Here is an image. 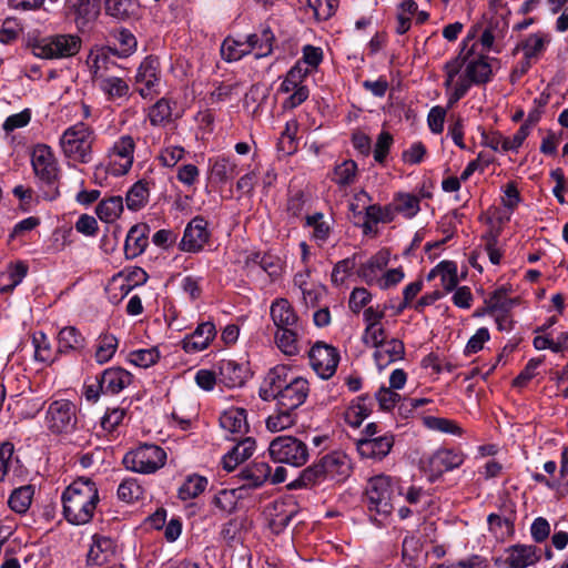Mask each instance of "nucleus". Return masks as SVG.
Returning a JSON list of instances; mask_svg holds the SVG:
<instances>
[{
	"mask_svg": "<svg viewBox=\"0 0 568 568\" xmlns=\"http://www.w3.org/2000/svg\"><path fill=\"white\" fill-rule=\"evenodd\" d=\"M271 458L275 463H284L295 467L303 466L308 459L305 443L293 436H278L268 446Z\"/></svg>",
	"mask_w": 568,
	"mask_h": 568,
	"instance_id": "obj_7",
	"label": "nucleus"
},
{
	"mask_svg": "<svg viewBox=\"0 0 568 568\" xmlns=\"http://www.w3.org/2000/svg\"><path fill=\"white\" fill-rule=\"evenodd\" d=\"M395 213H402L405 217H414L420 210L419 197L410 193H398L390 203Z\"/></svg>",
	"mask_w": 568,
	"mask_h": 568,
	"instance_id": "obj_45",
	"label": "nucleus"
},
{
	"mask_svg": "<svg viewBox=\"0 0 568 568\" xmlns=\"http://www.w3.org/2000/svg\"><path fill=\"white\" fill-rule=\"evenodd\" d=\"M31 165L42 197L47 201L59 197L61 169L53 150L42 143L34 145L31 153Z\"/></svg>",
	"mask_w": 568,
	"mask_h": 568,
	"instance_id": "obj_2",
	"label": "nucleus"
},
{
	"mask_svg": "<svg viewBox=\"0 0 568 568\" xmlns=\"http://www.w3.org/2000/svg\"><path fill=\"white\" fill-rule=\"evenodd\" d=\"M250 526L251 521L247 517H234L223 525L221 536L227 544L240 541L242 539V531L246 530Z\"/></svg>",
	"mask_w": 568,
	"mask_h": 568,
	"instance_id": "obj_48",
	"label": "nucleus"
},
{
	"mask_svg": "<svg viewBox=\"0 0 568 568\" xmlns=\"http://www.w3.org/2000/svg\"><path fill=\"white\" fill-rule=\"evenodd\" d=\"M357 172V164L353 160H345L334 169L333 181L339 186H347L354 183Z\"/></svg>",
	"mask_w": 568,
	"mask_h": 568,
	"instance_id": "obj_54",
	"label": "nucleus"
},
{
	"mask_svg": "<svg viewBox=\"0 0 568 568\" xmlns=\"http://www.w3.org/2000/svg\"><path fill=\"white\" fill-rule=\"evenodd\" d=\"M283 387L284 389L281 390L275 400L277 407H285L286 410L294 412L305 403L310 394V384L303 377L291 378Z\"/></svg>",
	"mask_w": 568,
	"mask_h": 568,
	"instance_id": "obj_14",
	"label": "nucleus"
},
{
	"mask_svg": "<svg viewBox=\"0 0 568 568\" xmlns=\"http://www.w3.org/2000/svg\"><path fill=\"white\" fill-rule=\"evenodd\" d=\"M47 425L55 434L71 432L77 425V406L68 399L52 402L47 410Z\"/></svg>",
	"mask_w": 568,
	"mask_h": 568,
	"instance_id": "obj_9",
	"label": "nucleus"
},
{
	"mask_svg": "<svg viewBox=\"0 0 568 568\" xmlns=\"http://www.w3.org/2000/svg\"><path fill=\"white\" fill-rule=\"evenodd\" d=\"M97 135L91 126L78 122L62 133L59 144L67 159L87 164L92 161V145Z\"/></svg>",
	"mask_w": 568,
	"mask_h": 568,
	"instance_id": "obj_4",
	"label": "nucleus"
},
{
	"mask_svg": "<svg viewBox=\"0 0 568 568\" xmlns=\"http://www.w3.org/2000/svg\"><path fill=\"white\" fill-rule=\"evenodd\" d=\"M317 20H328L338 7V0H307Z\"/></svg>",
	"mask_w": 568,
	"mask_h": 568,
	"instance_id": "obj_60",
	"label": "nucleus"
},
{
	"mask_svg": "<svg viewBox=\"0 0 568 568\" xmlns=\"http://www.w3.org/2000/svg\"><path fill=\"white\" fill-rule=\"evenodd\" d=\"M274 514L270 520V527L275 534L283 531L291 523L292 518L297 514L295 504L284 501H275L273 504Z\"/></svg>",
	"mask_w": 568,
	"mask_h": 568,
	"instance_id": "obj_32",
	"label": "nucleus"
},
{
	"mask_svg": "<svg viewBox=\"0 0 568 568\" xmlns=\"http://www.w3.org/2000/svg\"><path fill=\"white\" fill-rule=\"evenodd\" d=\"M318 462L326 478L339 479L341 477H346L348 475L349 465L346 460V456L342 454H327Z\"/></svg>",
	"mask_w": 568,
	"mask_h": 568,
	"instance_id": "obj_31",
	"label": "nucleus"
},
{
	"mask_svg": "<svg viewBox=\"0 0 568 568\" xmlns=\"http://www.w3.org/2000/svg\"><path fill=\"white\" fill-rule=\"evenodd\" d=\"M210 236L207 222L201 216H195L187 223L179 248L187 253H199L209 242Z\"/></svg>",
	"mask_w": 568,
	"mask_h": 568,
	"instance_id": "obj_12",
	"label": "nucleus"
},
{
	"mask_svg": "<svg viewBox=\"0 0 568 568\" xmlns=\"http://www.w3.org/2000/svg\"><path fill=\"white\" fill-rule=\"evenodd\" d=\"M322 213H315L306 216V225L313 227V237L317 241L325 242L329 236V225L323 220Z\"/></svg>",
	"mask_w": 568,
	"mask_h": 568,
	"instance_id": "obj_63",
	"label": "nucleus"
},
{
	"mask_svg": "<svg viewBox=\"0 0 568 568\" xmlns=\"http://www.w3.org/2000/svg\"><path fill=\"white\" fill-rule=\"evenodd\" d=\"M298 336V326L277 329L275 343L282 353L287 356H295L300 352Z\"/></svg>",
	"mask_w": 568,
	"mask_h": 568,
	"instance_id": "obj_39",
	"label": "nucleus"
},
{
	"mask_svg": "<svg viewBox=\"0 0 568 568\" xmlns=\"http://www.w3.org/2000/svg\"><path fill=\"white\" fill-rule=\"evenodd\" d=\"M85 346V338L74 326L63 327L58 335V352H80Z\"/></svg>",
	"mask_w": 568,
	"mask_h": 568,
	"instance_id": "obj_33",
	"label": "nucleus"
},
{
	"mask_svg": "<svg viewBox=\"0 0 568 568\" xmlns=\"http://www.w3.org/2000/svg\"><path fill=\"white\" fill-rule=\"evenodd\" d=\"M388 258L385 253H378L372 256L366 263L357 270V275L368 285L378 283L379 272L387 265Z\"/></svg>",
	"mask_w": 568,
	"mask_h": 568,
	"instance_id": "obj_36",
	"label": "nucleus"
},
{
	"mask_svg": "<svg viewBox=\"0 0 568 568\" xmlns=\"http://www.w3.org/2000/svg\"><path fill=\"white\" fill-rule=\"evenodd\" d=\"M537 547L532 545H515L508 549L506 559L509 568H526L539 560Z\"/></svg>",
	"mask_w": 568,
	"mask_h": 568,
	"instance_id": "obj_29",
	"label": "nucleus"
},
{
	"mask_svg": "<svg viewBox=\"0 0 568 568\" xmlns=\"http://www.w3.org/2000/svg\"><path fill=\"white\" fill-rule=\"evenodd\" d=\"M327 479L321 467L320 462L306 467L300 476L287 485L288 489H301Z\"/></svg>",
	"mask_w": 568,
	"mask_h": 568,
	"instance_id": "obj_42",
	"label": "nucleus"
},
{
	"mask_svg": "<svg viewBox=\"0 0 568 568\" xmlns=\"http://www.w3.org/2000/svg\"><path fill=\"white\" fill-rule=\"evenodd\" d=\"M514 517L501 518L497 514H490L487 518L489 530L496 535L505 536L514 532Z\"/></svg>",
	"mask_w": 568,
	"mask_h": 568,
	"instance_id": "obj_61",
	"label": "nucleus"
},
{
	"mask_svg": "<svg viewBox=\"0 0 568 568\" xmlns=\"http://www.w3.org/2000/svg\"><path fill=\"white\" fill-rule=\"evenodd\" d=\"M136 0H105L106 14L118 19L126 20L136 10Z\"/></svg>",
	"mask_w": 568,
	"mask_h": 568,
	"instance_id": "obj_51",
	"label": "nucleus"
},
{
	"mask_svg": "<svg viewBox=\"0 0 568 568\" xmlns=\"http://www.w3.org/2000/svg\"><path fill=\"white\" fill-rule=\"evenodd\" d=\"M356 266L355 256L347 257L342 261H338L332 272V282L335 285H341L344 283L345 278L351 274V272Z\"/></svg>",
	"mask_w": 568,
	"mask_h": 568,
	"instance_id": "obj_64",
	"label": "nucleus"
},
{
	"mask_svg": "<svg viewBox=\"0 0 568 568\" xmlns=\"http://www.w3.org/2000/svg\"><path fill=\"white\" fill-rule=\"evenodd\" d=\"M143 489L136 479H124L118 487V497L124 503H133L142 497Z\"/></svg>",
	"mask_w": 568,
	"mask_h": 568,
	"instance_id": "obj_56",
	"label": "nucleus"
},
{
	"mask_svg": "<svg viewBox=\"0 0 568 568\" xmlns=\"http://www.w3.org/2000/svg\"><path fill=\"white\" fill-rule=\"evenodd\" d=\"M135 142L129 135L120 136L108 152V170L113 176L125 175L132 168L134 161Z\"/></svg>",
	"mask_w": 568,
	"mask_h": 568,
	"instance_id": "obj_8",
	"label": "nucleus"
},
{
	"mask_svg": "<svg viewBox=\"0 0 568 568\" xmlns=\"http://www.w3.org/2000/svg\"><path fill=\"white\" fill-rule=\"evenodd\" d=\"M61 500L63 516L69 524H89L100 503L98 486L88 477H79L63 490Z\"/></svg>",
	"mask_w": 568,
	"mask_h": 568,
	"instance_id": "obj_1",
	"label": "nucleus"
},
{
	"mask_svg": "<svg viewBox=\"0 0 568 568\" xmlns=\"http://www.w3.org/2000/svg\"><path fill=\"white\" fill-rule=\"evenodd\" d=\"M442 268L439 277L445 294L454 291L458 285L457 265L453 261H443Z\"/></svg>",
	"mask_w": 568,
	"mask_h": 568,
	"instance_id": "obj_59",
	"label": "nucleus"
},
{
	"mask_svg": "<svg viewBox=\"0 0 568 568\" xmlns=\"http://www.w3.org/2000/svg\"><path fill=\"white\" fill-rule=\"evenodd\" d=\"M119 345L118 338L112 334L101 335L98 339V346L94 358L99 364L109 362L116 352Z\"/></svg>",
	"mask_w": 568,
	"mask_h": 568,
	"instance_id": "obj_52",
	"label": "nucleus"
},
{
	"mask_svg": "<svg viewBox=\"0 0 568 568\" xmlns=\"http://www.w3.org/2000/svg\"><path fill=\"white\" fill-rule=\"evenodd\" d=\"M67 3L77 16V23L85 24L99 13L97 0H67Z\"/></svg>",
	"mask_w": 568,
	"mask_h": 568,
	"instance_id": "obj_44",
	"label": "nucleus"
},
{
	"mask_svg": "<svg viewBox=\"0 0 568 568\" xmlns=\"http://www.w3.org/2000/svg\"><path fill=\"white\" fill-rule=\"evenodd\" d=\"M220 426L232 435L244 436L248 432L247 414L244 408L231 407L220 416Z\"/></svg>",
	"mask_w": 568,
	"mask_h": 568,
	"instance_id": "obj_23",
	"label": "nucleus"
},
{
	"mask_svg": "<svg viewBox=\"0 0 568 568\" xmlns=\"http://www.w3.org/2000/svg\"><path fill=\"white\" fill-rule=\"evenodd\" d=\"M116 545L113 539L104 536H93L92 545L88 551V562L104 565L115 556Z\"/></svg>",
	"mask_w": 568,
	"mask_h": 568,
	"instance_id": "obj_22",
	"label": "nucleus"
},
{
	"mask_svg": "<svg viewBox=\"0 0 568 568\" xmlns=\"http://www.w3.org/2000/svg\"><path fill=\"white\" fill-rule=\"evenodd\" d=\"M150 196L149 182L140 180L135 182L126 193V206L131 211H139L146 205Z\"/></svg>",
	"mask_w": 568,
	"mask_h": 568,
	"instance_id": "obj_40",
	"label": "nucleus"
},
{
	"mask_svg": "<svg viewBox=\"0 0 568 568\" xmlns=\"http://www.w3.org/2000/svg\"><path fill=\"white\" fill-rule=\"evenodd\" d=\"M240 499L237 489H221L213 498L215 507L225 513H232Z\"/></svg>",
	"mask_w": 568,
	"mask_h": 568,
	"instance_id": "obj_58",
	"label": "nucleus"
},
{
	"mask_svg": "<svg viewBox=\"0 0 568 568\" xmlns=\"http://www.w3.org/2000/svg\"><path fill=\"white\" fill-rule=\"evenodd\" d=\"M100 377V387L103 394H119L132 383V374L122 367H110L102 372Z\"/></svg>",
	"mask_w": 568,
	"mask_h": 568,
	"instance_id": "obj_20",
	"label": "nucleus"
},
{
	"mask_svg": "<svg viewBox=\"0 0 568 568\" xmlns=\"http://www.w3.org/2000/svg\"><path fill=\"white\" fill-rule=\"evenodd\" d=\"M518 303L517 298L508 297V290L501 286L494 291L485 300V312L495 314L497 312H510L511 308Z\"/></svg>",
	"mask_w": 568,
	"mask_h": 568,
	"instance_id": "obj_38",
	"label": "nucleus"
},
{
	"mask_svg": "<svg viewBox=\"0 0 568 568\" xmlns=\"http://www.w3.org/2000/svg\"><path fill=\"white\" fill-rule=\"evenodd\" d=\"M424 463V469L429 474V480L435 481L444 473L458 468L464 463V455L453 449H438Z\"/></svg>",
	"mask_w": 568,
	"mask_h": 568,
	"instance_id": "obj_11",
	"label": "nucleus"
},
{
	"mask_svg": "<svg viewBox=\"0 0 568 568\" xmlns=\"http://www.w3.org/2000/svg\"><path fill=\"white\" fill-rule=\"evenodd\" d=\"M405 354L404 343L397 338H392L376 347L374 359L379 369L389 364L403 359Z\"/></svg>",
	"mask_w": 568,
	"mask_h": 568,
	"instance_id": "obj_26",
	"label": "nucleus"
},
{
	"mask_svg": "<svg viewBox=\"0 0 568 568\" xmlns=\"http://www.w3.org/2000/svg\"><path fill=\"white\" fill-rule=\"evenodd\" d=\"M148 234L146 224H135L129 230L124 244L126 258H135L145 251L149 244Z\"/></svg>",
	"mask_w": 568,
	"mask_h": 568,
	"instance_id": "obj_25",
	"label": "nucleus"
},
{
	"mask_svg": "<svg viewBox=\"0 0 568 568\" xmlns=\"http://www.w3.org/2000/svg\"><path fill=\"white\" fill-rule=\"evenodd\" d=\"M123 211V200L121 196H110L102 200L95 207L98 217L105 223L114 222Z\"/></svg>",
	"mask_w": 568,
	"mask_h": 568,
	"instance_id": "obj_43",
	"label": "nucleus"
},
{
	"mask_svg": "<svg viewBox=\"0 0 568 568\" xmlns=\"http://www.w3.org/2000/svg\"><path fill=\"white\" fill-rule=\"evenodd\" d=\"M290 369L285 366H276L268 371L263 385L260 388V397L265 400H275L284 385L290 382Z\"/></svg>",
	"mask_w": 568,
	"mask_h": 568,
	"instance_id": "obj_16",
	"label": "nucleus"
},
{
	"mask_svg": "<svg viewBox=\"0 0 568 568\" xmlns=\"http://www.w3.org/2000/svg\"><path fill=\"white\" fill-rule=\"evenodd\" d=\"M160 358V352L156 347L138 349L129 354V361L135 366L148 368L154 365Z\"/></svg>",
	"mask_w": 568,
	"mask_h": 568,
	"instance_id": "obj_55",
	"label": "nucleus"
},
{
	"mask_svg": "<svg viewBox=\"0 0 568 568\" xmlns=\"http://www.w3.org/2000/svg\"><path fill=\"white\" fill-rule=\"evenodd\" d=\"M112 47L108 45L99 50L95 54L91 53V73L95 81L101 80L103 77H109L114 73V69H121L111 58Z\"/></svg>",
	"mask_w": 568,
	"mask_h": 568,
	"instance_id": "obj_24",
	"label": "nucleus"
},
{
	"mask_svg": "<svg viewBox=\"0 0 568 568\" xmlns=\"http://www.w3.org/2000/svg\"><path fill=\"white\" fill-rule=\"evenodd\" d=\"M296 422V415L293 410H286L285 407H278L277 410L266 419V428L272 433L282 432L293 426Z\"/></svg>",
	"mask_w": 568,
	"mask_h": 568,
	"instance_id": "obj_49",
	"label": "nucleus"
},
{
	"mask_svg": "<svg viewBox=\"0 0 568 568\" xmlns=\"http://www.w3.org/2000/svg\"><path fill=\"white\" fill-rule=\"evenodd\" d=\"M216 335L215 325L204 322L197 325L192 334L182 339V348L186 353H197L205 349Z\"/></svg>",
	"mask_w": 568,
	"mask_h": 568,
	"instance_id": "obj_17",
	"label": "nucleus"
},
{
	"mask_svg": "<svg viewBox=\"0 0 568 568\" xmlns=\"http://www.w3.org/2000/svg\"><path fill=\"white\" fill-rule=\"evenodd\" d=\"M34 489L31 485L16 488L8 500L9 507L17 514H24L31 505Z\"/></svg>",
	"mask_w": 568,
	"mask_h": 568,
	"instance_id": "obj_46",
	"label": "nucleus"
},
{
	"mask_svg": "<svg viewBox=\"0 0 568 568\" xmlns=\"http://www.w3.org/2000/svg\"><path fill=\"white\" fill-rule=\"evenodd\" d=\"M473 37H467L462 42V48L457 57L447 61L444 65L446 89H452L455 78L458 75L463 67L467 63L469 55L473 53V48L468 49L469 42L473 41Z\"/></svg>",
	"mask_w": 568,
	"mask_h": 568,
	"instance_id": "obj_28",
	"label": "nucleus"
},
{
	"mask_svg": "<svg viewBox=\"0 0 568 568\" xmlns=\"http://www.w3.org/2000/svg\"><path fill=\"white\" fill-rule=\"evenodd\" d=\"M165 460L166 453L160 446L144 444L134 450L128 452L122 463L129 470L140 474H152L163 467Z\"/></svg>",
	"mask_w": 568,
	"mask_h": 568,
	"instance_id": "obj_6",
	"label": "nucleus"
},
{
	"mask_svg": "<svg viewBox=\"0 0 568 568\" xmlns=\"http://www.w3.org/2000/svg\"><path fill=\"white\" fill-rule=\"evenodd\" d=\"M99 82L100 90L106 95L109 101L126 98L130 91L126 81L115 74L103 77Z\"/></svg>",
	"mask_w": 568,
	"mask_h": 568,
	"instance_id": "obj_37",
	"label": "nucleus"
},
{
	"mask_svg": "<svg viewBox=\"0 0 568 568\" xmlns=\"http://www.w3.org/2000/svg\"><path fill=\"white\" fill-rule=\"evenodd\" d=\"M116 44L112 48V55L128 58L136 50V39L128 29H121L114 34Z\"/></svg>",
	"mask_w": 568,
	"mask_h": 568,
	"instance_id": "obj_50",
	"label": "nucleus"
},
{
	"mask_svg": "<svg viewBox=\"0 0 568 568\" xmlns=\"http://www.w3.org/2000/svg\"><path fill=\"white\" fill-rule=\"evenodd\" d=\"M546 38L541 33L529 34L523 42L517 44L515 51L521 50L524 57L532 61H537L546 50Z\"/></svg>",
	"mask_w": 568,
	"mask_h": 568,
	"instance_id": "obj_41",
	"label": "nucleus"
},
{
	"mask_svg": "<svg viewBox=\"0 0 568 568\" xmlns=\"http://www.w3.org/2000/svg\"><path fill=\"white\" fill-rule=\"evenodd\" d=\"M207 486V479L203 476L193 474L186 477L179 488L178 495L181 500H189L201 495Z\"/></svg>",
	"mask_w": 568,
	"mask_h": 568,
	"instance_id": "obj_47",
	"label": "nucleus"
},
{
	"mask_svg": "<svg viewBox=\"0 0 568 568\" xmlns=\"http://www.w3.org/2000/svg\"><path fill=\"white\" fill-rule=\"evenodd\" d=\"M491 77L493 69L489 63V58L485 55H479L470 60L466 64L465 73L463 75V78L469 81L471 85L486 84L491 80Z\"/></svg>",
	"mask_w": 568,
	"mask_h": 568,
	"instance_id": "obj_27",
	"label": "nucleus"
},
{
	"mask_svg": "<svg viewBox=\"0 0 568 568\" xmlns=\"http://www.w3.org/2000/svg\"><path fill=\"white\" fill-rule=\"evenodd\" d=\"M271 476V466L265 462H255L241 470V479L247 481L248 488L261 487Z\"/></svg>",
	"mask_w": 568,
	"mask_h": 568,
	"instance_id": "obj_34",
	"label": "nucleus"
},
{
	"mask_svg": "<svg viewBox=\"0 0 568 568\" xmlns=\"http://www.w3.org/2000/svg\"><path fill=\"white\" fill-rule=\"evenodd\" d=\"M172 119V108L168 99H160L149 111V120L153 126L169 123Z\"/></svg>",
	"mask_w": 568,
	"mask_h": 568,
	"instance_id": "obj_53",
	"label": "nucleus"
},
{
	"mask_svg": "<svg viewBox=\"0 0 568 568\" xmlns=\"http://www.w3.org/2000/svg\"><path fill=\"white\" fill-rule=\"evenodd\" d=\"M250 53H252V51L246 37L242 40L229 36L221 44V55L226 62L239 61Z\"/></svg>",
	"mask_w": 568,
	"mask_h": 568,
	"instance_id": "obj_35",
	"label": "nucleus"
},
{
	"mask_svg": "<svg viewBox=\"0 0 568 568\" xmlns=\"http://www.w3.org/2000/svg\"><path fill=\"white\" fill-rule=\"evenodd\" d=\"M365 217L372 220L373 223H389L394 220V207L390 204L379 206L377 204L368 205L365 209Z\"/></svg>",
	"mask_w": 568,
	"mask_h": 568,
	"instance_id": "obj_62",
	"label": "nucleus"
},
{
	"mask_svg": "<svg viewBox=\"0 0 568 568\" xmlns=\"http://www.w3.org/2000/svg\"><path fill=\"white\" fill-rule=\"evenodd\" d=\"M310 364L323 379L332 377L339 362L338 351L324 342H316L308 352Z\"/></svg>",
	"mask_w": 568,
	"mask_h": 568,
	"instance_id": "obj_10",
	"label": "nucleus"
},
{
	"mask_svg": "<svg viewBox=\"0 0 568 568\" xmlns=\"http://www.w3.org/2000/svg\"><path fill=\"white\" fill-rule=\"evenodd\" d=\"M246 38L255 59L266 58L273 53L276 38L267 24H262L255 32L246 36Z\"/></svg>",
	"mask_w": 568,
	"mask_h": 568,
	"instance_id": "obj_19",
	"label": "nucleus"
},
{
	"mask_svg": "<svg viewBox=\"0 0 568 568\" xmlns=\"http://www.w3.org/2000/svg\"><path fill=\"white\" fill-rule=\"evenodd\" d=\"M398 488L397 480L381 474L372 477L365 488L364 503L371 520L383 526L394 509V494Z\"/></svg>",
	"mask_w": 568,
	"mask_h": 568,
	"instance_id": "obj_3",
	"label": "nucleus"
},
{
	"mask_svg": "<svg viewBox=\"0 0 568 568\" xmlns=\"http://www.w3.org/2000/svg\"><path fill=\"white\" fill-rule=\"evenodd\" d=\"M394 446V436L389 433L376 438H359L356 442L358 454L364 458L383 459Z\"/></svg>",
	"mask_w": 568,
	"mask_h": 568,
	"instance_id": "obj_15",
	"label": "nucleus"
},
{
	"mask_svg": "<svg viewBox=\"0 0 568 568\" xmlns=\"http://www.w3.org/2000/svg\"><path fill=\"white\" fill-rule=\"evenodd\" d=\"M219 371L221 383L229 388L243 386L250 376L248 367L233 359L221 361Z\"/></svg>",
	"mask_w": 568,
	"mask_h": 568,
	"instance_id": "obj_18",
	"label": "nucleus"
},
{
	"mask_svg": "<svg viewBox=\"0 0 568 568\" xmlns=\"http://www.w3.org/2000/svg\"><path fill=\"white\" fill-rule=\"evenodd\" d=\"M27 47L41 59H63L75 55L81 49V39L74 34L50 37L28 36Z\"/></svg>",
	"mask_w": 568,
	"mask_h": 568,
	"instance_id": "obj_5",
	"label": "nucleus"
},
{
	"mask_svg": "<svg viewBox=\"0 0 568 568\" xmlns=\"http://www.w3.org/2000/svg\"><path fill=\"white\" fill-rule=\"evenodd\" d=\"M270 314L277 329L300 326L298 316L286 298H276L271 305Z\"/></svg>",
	"mask_w": 568,
	"mask_h": 568,
	"instance_id": "obj_21",
	"label": "nucleus"
},
{
	"mask_svg": "<svg viewBox=\"0 0 568 568\" xmlns=\"http://www.w3.org/2000/svg\"><path fill=\"white\" fill-rule=\"evenodd\" d=\"M159 69V59L152 55L144 58L138 68L135 82L141 85L138 92L143 99L151 98L154 93H158L155 87H158L160 82Z\"/></svg>",
	"mask_w": 568,
	"mask_h": 568,
	"instance_id": "obj_13",
	"label": "nucleus"
},
{
	"mask_svg": "<svg viewBox=\"0 0 568 568\" xmlns=\"http://www.w3.org/2000/svg\"><path fill=\"white\" fill-rule=\"evenodd\" d=\"M424 425L433 430L446 433V434H460V427L452 419L435 417V416H425L423 418Z\"/></svg>",
	"mask_w": 568,
	"mask_h": 568,
	"instance_id": "obj_57",
	"label": "nucleus"
},
{
	"mask_svg": "<svg viewBox=\"0 0 568 568\" xmlns=\"http://www.w3.org/2000/svg\"><path fill=\"white\" fill-rule=\"evenodd\" d=\"M211 178L221 184L233 180L239 171L234 160L225 156H216L209 160Z\"/></svg>",
	"mask_w": 568,
	"mask_h": 568,
	"instance_id": "obj_30",
	"label": "nucleus"
}]
</instances>
